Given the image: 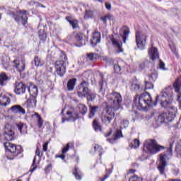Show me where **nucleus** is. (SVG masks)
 <instances>
[{"instance_id": "obj_31", "label": "nucleus", "mask_w": 181, "mask_h": 181, "mask_svg": "<svg viewBox=\"0 0 181 181\" xmlns=\"http://www.w3.org/2000/svg\"><path fill=\"white\" fill-rule=\"evenodd\" d=\"M9 78L4 73L0 74V85L5 86Z\"/></svg>"}, {"instance_id": "obj_19", "label": "nucleus", "mask_w": 181, "mask_h": 181, "mask_svg": "<svg viewBox=\"0 0 181 181\" xmlns=\"http://www.w3.org/2000/svg\"><path fill=\"white\" fill-rule=\"evenodd\" d=\"M13 63L15 64V66L18 70L19 73H22V71L25 70V63L23 62H19V60L16 59Z\"/></svg>"}, {"instance_id": "obj_4", "label": "nucleus", "mask_w": 181, "mask_h": 181, "mask_svg": "<svg viewBox=\"0 0 181 181\" xmlns=\"http://www.w3.org/2000/svg\"><path fill=\"white\" fill-rule=\"evenodd\" d=\"M172 149H173V144H170V148L167 149V153L160 154V163L158 166L160 174L165 175L166 168V160H169L172 156Z\"/></svg>"}, {"instance_id": "obj_2", "label": "nucleus", "mask_w": 181, "mask_h": 181, "mask_svg": "<svg viewBox=\"0 0 181 181\" xmlns=\"http://www.w3.org/2000/svg\"><path fill=\"white\" fill-rule=\"evenodd\" d=\"M129 35V28L127 26H123L119 32V36L112 37L110 39L112 45L114 47H115V49H117V53H121V52H123L122 42L121 40H123L124 43H126L127 37H128Z\"/></svg>"}, {"instance_id": "obj_64", "label": "nucleus", "mask_w": 181, "mask_h": 181, "mask_svg": "<svg viewBox=\"0 0 181 181\" xmlns=\"http://www.w3.org/2000/svg\"><path fill=\"white\" fill-rule=\"evenodd\" d=\"M66 114H67V115H71V112L68 111V112H66Z\"/></svg>"}, {"instance_id": "obj_45", "label": "nucleus", "mask_w": 181, "mask_h": 181, "mask_svg": "<svg viewBox=\"0 0 181 181\" xmlns=\"http://www.w3.org/2000/svg\"><path fill=\"white\" fill-rule=\"evenodd\" d=\"M82 57L84 59L83 63H86V62L91 60V53L87 54L86 56H83Z\"/></svg>"}, {"instance_id": "obj_15", "label": "nucleus", "mask_w": 181, "mask_h": 181, "mask_svg": "<svg viewBox=\"0 0 181 181\" xmlns=\"http://www.w3.org/2000/svg\"><path fill=\"white\" fill-rule=\"evenodd\" d=\"M101 42V33L98 31H95L93 35L92 46H97L98 43Z\"/></svg>"}, {"instance_id": "obj_56", "label": "nucleus", "mask_w": 181, "mask_h": 181, "mask_svg": "<svg viewBox=\"0 0 181 181\" xmlns=\"http://www.w3.org/2000/svg\"><path fill=\"white\" fill-rule=\"evenodd\" d=\"M159 66H160V69H161V70H165V63L161 62H160Z\"/></svg>"}, {"instance_id": "obj_10", "label": "nucleus", "mask_w": 181, "mask_h": 181, "mask_svg": "<svg viewBox=\"0 0 181 181\" xmlns=\"http://www.w3.org/2000/svg\"><path fill=\"white\" fill-rule=\"evenodd\" d=\"M4 146L7 152H11L14 156H18L22 153V147L21 146H17L9 142L4 143Z\"/></svg>"}, {"instance_id": "obj_21", "label": "nucleus", "mask_w": 181, "mask_h": 181, "mask_svg": "<svg viewBox=\"0 0 181 181\" xmlns=\"http://www.w3.org/2000/svg\"><path fill=\"white\" fill-rule=\"evenodd\" d=\"M84 37H86L81 33H78L75 36V39L81 46H84V45H86V40H84Z\"/></svg>"}, {"instance_id": "obj_8", "label": "nucleus", "mask_w": 181, "mask_h": 181, "mask_svg": "<svg viewBox=\"0 0 181 181\" xmlns=\"http://www.w3.org/2000/svg\"><path fill=\"white\" fill-rule=\"evenodd\" d=\"M25 10L17 11L16 13L10 12V16L13 18L14 21L17 23H22L23 26L28 23V16Z\"/></svg>"}, {"instance_id": "obj_55", "label": "nucleus", "mask_w": 181, "mask_h": 181, "mask_svg": "<svg viewBox=\"0 0 181 181\" xmlns=\"http://www.w3.org/2000/svg\"><path fill=\"white\" fill-rule=\"evenodd\" d=\"M35 155L37 156H40V149L39 148V146H37V148L35 151Z\"/></svg>"}, {"instance_id": "obj_27", "label": "nucleus", "mask_w": 181, "mask_h": 181, "mask_svg": "<svg viewBox=\"0 0 181 181\" xmlns=\"http://www.w3.org/2000/svg\"><path fill=\"white\" fill-rule=\"evenodd\" d=\"M151 64V61L146 60L141 62L139 66V70L142 71V70H146L149 67V65Z\"/></svg>"}, {"instance_id": "obj_17", "label": "nucleus", "mask_w": 181, "mask_h": 181, "mask_svg": "<svg viewBox=\"0 0 181 181\" xmlns=\"http://www.w3.org/2000/svg\"><path fill=\"white\" fill-rule=\"evenodd\" d=\"M148 54L151 60H156V59H159V52H158V49L155 47H151L148 49Z\"/></svg>"}, {"instance_id": "obj_12", "label": "nucleus", "mask_w": 181, "mask_h": 181, "mask_svg": "<svg viewBox=\"0 0 181 181\" xmlns=\"http://www.w3.org/2000/svg\"><path fill=\"white\" fill-rule=\"evenodd\" d=\"M55 72L60 77H63L66 74V65L63 61H57L55 62Z\"/></svg>"}, {"instance_id": "obj_47", "label": "nucleus", "mask_w": 181, "mask_h": 181, "mask_svg": "<svg viewBox=\"0 0 181 181\" xmlns=\"http://www.w3.org/2000/svg\"><path fill=\"white\" fill-rule=\"evenodd\" d=\"M98 110H100V107L98 106H93L91 107V115L92 116L95 114V112H98Z\"/></svg>"}, {"instance_id": "obj_9", "label": "nucleus", "mask_w": 181, "mask_h": 181, "mask_svg": "<svg viewBox=\"0 0 181 181\" xmlns=\"http://www.w3.org/2000/svg\"><path fill=\"white\" fill-rule=\"evenodd\" d=\"M78 97H86L88 100H91V92L88 89V83L86 81H83L78 86Z\"/></svg>"}, {"instance_id": "obj_51", "label": "nucleus", "mask_w": 181, "mask_h": 181, "mask_svg": "<svg viewBox=\"0 0 181 181\" xmlns=\"http://www.w3.org/2000/svg\"><path fill=\"white\" fill-rule=\"evenodd\" d=\"M114 69L115 73H119V71H121V66L118 64H115Z\"/></svg>"}, {"instance_id": "obj_62", "label": "nucleus", "mask_w": 181, "mask_h": 181, "mask_svg": "<svg viewBox=\"0 0 181 181\" xmlns=\"http://www.w3.org/2000/svg\"><path fill=\"white\" fill-rule=\"evenodd\" d=\"M50 168H52V164L48 165L45 168V170H47V169H50Z\"/></svg>"}, {"instance_id": "obj_40", "label": "nucleus", "mask_w": 181, "mask_h": 181, "mask_svg": "<svg viewBox=\"0 0 181 181\" xmlns=\"http://www.w3.org/2000/svg\"><path fill=\"white\" fill-rule=\"evenodd\" d=\"M59 59L60 60L58 62H64V63H66V62H67V55H66V53L64 52H61Z\"/></svg>"}, {"instance_id": "obj_13", "label": "nucleus", "mask_w": 181, "mask_h": 181, "mask_svg": "<svg viewBox=\"0 0 181 181\" xmlns=\"http://www.w3.org/2000/svg\"><path fill=\"white\" fill-rule=\"evenodd\" d=\"M5 141H13L15 139V132L12 131L9 124H6L4 134Z\"/></svg>"}, {"instance_id": "obj_5", "label": "nucleus", "mask_w": 181, "mask_h": 181, "mask_svg": "<svg viewBox=\"0 0 181 181\" xmlns=\"http://www.w3.org/2000/svg\"><path fill=\"white\" fill-rule=\"evenodd\" d=\"M165 147L160 146L155 140H147L144 143V151L146 153L155 154L158 153L160 149H164Z\"/></svg>"}, {"instance_id": "obj_24", "label": "nucleus", "mask_w": 181, "mask_h": 181, "mask_svg": "<svg viewBox=\"0 0 181 181\" xmlns=\"http://www.w3.org/2000/svg\"><path fill=\"white\" fill-rule=\"evenodd\" d=\"M76 81H77V79L72 78L69 79L67 83V90L68 91H73L74 90V87L76 86Z\"/></svg>"}, {"instance_id": "obj_57", "label": "nucleus", "mask_w": 181, "mask_h": 181, "mask_svg": "<svg viewBox=\"0 0 181 181\" xmlns=\"http://www.w3.org/2000/svg\"><path fill=\"white\" fill-rule=\"evenodd\" d=\"M108 176H109L108 174H107L106 175L103 176V177H100V181H105V180L108 178Z\"/></svg>"}, {"instance_id": "obj_60", "label": "nucleus", "mask_w": 181, "mask_h": 181, "mask_svg": "<svg viewBox=\"0 0 181 181\" xmlns=\"http://www.w3.org/2000/svg\"><path fill=\"white\" fill-rule=\"evenodd\" d=\"M58 158H60L61 159L64 160L66 158V156H64V154H62L58 156Z\"/></svg>"}, {"instance_id": "obj_25", "label": "nucleus", "mask_w": 181, "mask_h": 181, "mask_svg": "<svg viewBox=\"0 0 181 181\" xmlns=\"http://www.w3.org/2000/svg\"><path fill=\"white\" fill-rule=\"evenodd\" d=\"M120 136H122V132L121 130H117L114 137L112 139H107V141L110 144H114L115 141H117Z\"/></svg>"}, {"instance_id": "obj_36", "label": "nucleus", "mask_w": 181, "mask_h": 181, "mask_svg": "<svg viewBox=\"0 0 181 181\" xmlns=\"http://www.w3.org/2000/svg\"><path fill=\"white\" fill-rule=\"evenodd\" d=\"M145 88L144 90H152L153 88V83L148 81H144Z\"/></svg>"}, {"instance_id": "obj_41", "label": "nucleus", "mask_w": 181, "mask_h": 181, "mask_svg": "<svg viewBox=\"0 0 181 181\" xmlns=\"http://www.w3.org/2000/svg\"><path fill=\"white\" fill-rule=\"evenodd\" d=\"M129 181H142V178L138 177V175H133L129 178Z\"/></svg>"}, {"instance_id": "obj_34", "label": "nucleus", "mask_w": 181, "mask_h": 181, "mask_svg": "<svg viewBox=\"0 0 181 181\" xmlns=\"http://www.w3.org/2000/svg\"><path fill=\"white\" fill-rule=\"evenodd\" d=\"M112 15L107 13L105 16L101 17V21L103 22L105 25H107V20L108 21H112Z\"/></svg>"}, {"instance_id": "obj_32", "label": "nucleus", "mask_w": 181, "mask_h": 181, "mask_svg": "<svg viewBox=\"0 0 181 181\" xmlns=\"http://www.w3.org/2000/svg\"><path fill=\"white\" fill-rule=\"evenodd\" d=\"M173 87L177 93H179L180 91V87H181V78L177 79L175 82L173 84Z\"/></svg>"}, {"instance_id": "obj_59", "label": "nucleus", "mask_w": 181, "mask_h": 181, "mask_svg": "<svg viewBox=\"0 0 181 181\" xmlns=\"http://www.w3.org/2000/svg\"><path fill=\"white\" fill-rule=\"evenodd\" d=\"M111 134H112V129H110L107 134H105V136H106V137L110 136V135H111Z\"/></svg>"}, {"instance_id": "obj_58", "label": "nucleus", "mask_w": 181, "mask_h": 181, "mask_svg": "<svg viewBox=\"0 0 181 181\" xmlns=\"http://www.w3.org/2000/svg\"><path fill=\"white\" fill-rule=\"evenodd\" d=\"M39 3L35 2L33 1H30L29 5H38Z\"/></svg>"}, {"instance_id": "obj_48", "label": "nucleus", "mask_w": 181, "mask_h": 181, "mask_svg": "<svg viewBox=\"0 0 181 181\" xmlns=\"http://www.w3.org/2000/svg\"><path fill=\"white\" fill-rule=\"evenodd\" d=\"M35 164H36V157H35L33 160V164L31 166V169L30 170V172H34L35 170L36 169V166H35Z\"/></svg>"}, {"instance_id": "obj_39", "label": "nucleus", "mask_w": 181, "mask_h": 181, "mask_svg": "<svg viewBox=\"0 0 181 181\" xmlns=\"http://www.w3.org/2000/svg\"><path fill=\"white\" fill-rule=\"evenodd\" d=\"M132 147L134 149H136V148H139L140 142L139 140L135 139L132 143H131Z\"/></svg>"}, {"instance_id": "obj_28", "label": "nucleus", "mask_w": 181, "mask_h": 181, "mask_svg": "<svg viewBox=\"0 0 181 181\" xmlns=\"http://www.w3.org/2000/svg\"><path fill=\"white\" fill-rule=\"evenodd\" d=\"M36 96H30V98L27 100V104L29 107H36Z\"/></svg>"}, {"instance_id": "obj_14", "label": "nucleus", "mask_w": 181, "mask_h": 181, "mask_svg": "<svg viewBox=\"0 0 181 181\" xmlns=\"http://www.w3.org/2000/svg\"><path fill=\"white\" fill-rule=\"evenodd\" d=\"M26 91V85L22 82H16L14 92L16 94L20 95V94H25Z\"/></svg>"}, {"instance_id": "obj_50", "label": "nucleus", "mask_w": 181, "mask_h": 181, "mask_svg": "<svg viewBox=\"0 0 181 181\" xmlns=\"http://www.w3.org/2000/svg\"><path fill=\"white\" fill-rule=\"evenodd\" d=\"M69 149H70V143H68L65 147L62 149V153H66Z\"/></svg>"}, {"instance_id": "obj_35", "label": "nucleus", "mask_w": 181, "mask_h": 181, "mask_svg": "<svg viewBox=\"0 0 181 181\" xmlns=\"http://www.w3.org/2000/svg\"><path fill=\"white\" fill-rule=\"evenodd\" d=\"M34 63L36 67H39V66H43V61H42V59L39 58V57H35L34 58Z\"/></svg>"}, {"instance_id": "obj_52", "label": "nucleus", "mask_w": 181, "mask_h": 181, "mask_svg": "<svg viewBox=\"0 0 181 181\" xmlns=\"http://www.w3.org/2000/svg\"><path fill=\"white\" fill-rule=\"evenodd\" d=\"M122 125H123L124 128H127L128 125H129V122L127 120H123L122 122Z\"/></svg>"}, {"instance_id": "obj_46", "label": "nucleus", "mask_w": 181, "mask_h": 181, "mask_svg": "<svg viewBox=\"0 0 181 181\" xmlns=\"http://www.w3.org/2000/svg\"><path fill=\"white\" fill-rule=\"evenodd\" d=\"M175 151L181 156V141L176 145Z\"/></svg>"}, {"instance_id": "obj_29", "label": "nucleus", "mask_w": 181, "mask_h": 181, "mask_svg": "<svg viewBox=\"0 0 181 181\" xmlns=\"http://www.w3.org/2000/svg\"><path fill=\"white\" fill-rule=\"evenodd\" d=\"M149 81H156L158 78V71L155 69L151 70V73L148 74Z\"/></svg>"}, {"instance_id": "obj_6", "label": "nucleus", "mask_w": 181, "mask_h": 181, "mask_svg": "<svg viewBox=\"0 0 181 181\" xmlns=\"http://www.w3.org/2000/svg\"><path fill=\"white\" fill-rule=\"evenodd\" d=\"M152 105V97L149 93H142L139 98L138 108L139 110H149V107Z\"/></svg>"}, {"instance_id": "obj_44", "label": "nucleus", "mask_w": 181, "mask_h": 181, "mask_svg": "<svg viewBox=\"0 0 181 181\" xmlns=\"http://www.w3.org/2000/svg\"><path fill=\"white\" fill-rule=\"evenodd\" d=\"M39 38H40V40H42L43 42H45V40L47 39V35L45 34V32H42V34L39 35Z\"/></svg>"}, {"instance_id": "obj_18", "label": "nucleus", "mask_w": 181, "mask_h": 181, "mask_svg": "<svg viewBox=\"0 0 181 181\" xmlns=\"http://www.w3.org/2000/svg\"><path fill=\"white\" fill-rule=\"evenodd\" d=\"M32 118H35V119L37 120V124L38 128H42L43 127V119H42V117L39 113L35 112L33 115H31Z\"/></svg>"}, {"instance_id": "obj_54", "label": "nucleus", "mask_w": 181, "mask_h": 181, "mask_svg": "<svg viewBox=\"0 0 181 181\" xmlns=\"http://www.w3.org/2000/svg\"><path fill=\"white\" fill-rule=\"evenodd\" d=\"M105 8L107 9V11H111V4L109 2H106Z\"/></svg>"}, {"instance_id": "obj_53", "label": "nucleus", "mask_w": 181, "mask_h": 181, "mask_svg": "<svg viewBox=\"0 0 181 181\" xmlns=\"http://www.w3.org/2000/svg\"><path fill=\"white\" fill-rule=\"evenodd\" d=\"M49 145V142H46L43 144V146H42V151L44 152H46L47 151V146Z\"/></svg>"}, {"instance_id": "obj_42", "label": "nucleus", "mask_w": 181, "mask_h": 181, "mask_svg": "<svg viewBox=\"0 0 181 181\" xmlns=\"http://www.w3.org/2000/svg\"><path fill=\"white\" fill-rule=\"evenodd\" d=\"M94 149L95 152H98V153H100V155H101V151H103V148L100 145L96 144L94 146Z\"/></svg>"}, {"instance_id": "obj_16", "label": "nucleus", "mask_w": 181, "mask_h": 181, "mask_svg": "<svg viewBox=\"0 0 181 181\" xmlns=\"http://www.w3.org/2000/svg\"><path fill=\"white\" fill-rule=\"evenodd\" d=\"M11 110L14 114H21L22 115H25V114H26L25 109L19 105L12 106Z\"/></svg>"}, {"instance_id": "obj_11", "label": "nucleus", "mask_w": 181, "mask_h": 181, "mask_svg": "<svg viewBox=\"0 0 181 181\" xmlns=\"http://www.w3.org/2000/svg\"><path fill=\"white\" fill-rule=\"evenodd\" d=\"M136 43L139 49L144 50L146 45V35L141 32L137 31L136 33Z\"/></svg>"}, {"instance_id": "obj_23", "label": "nucleus", "mask_w": 181, "mask_h": 181, "mask_svg": "<svg viewBox=\"0 0 181 181\" xmlns=\"http://www.w3.org/2000/svg\"><path fill=\"white\" fill-rule=\"evenodd\" d=\"M17 128L20 132V134L25 135V134H28V126L23 123L17 124Z\"/></svg>"}, {"instance_id": "obj_33", "label": "nucleus", "mask_w": 181, "mask_h": 181, "mask_svg": "<svg viewBox=\"0 0 181 181\" xmlns=\"http://www.w3.org/2000/svg\"><path fill=\"white\" fill-rule=\"evenodd\" d=\"M132 90H134V91H136L137 93H141V91L144 90V88H142L138 83H132Z\"/></svg>"}, {"instance_id": "obj_20", "label": "nucleus", "mask_w": 181, "mask_h": 181, "mask_svg": "<svg viewBox=\"0 0 181 181\" xmlns=\"http://www.w3.org/2000/svg\"><path fill=\"white\" fill-rule=\"evenodd\" d=\"M93 128L95 132H101L103 131V127L100 124V120L98 119H95L93 122Z\"/></svg>"}, {"instance_id": "obj_43", "label": "nucleus", "mask_w": 181, "mask_h": 181, "mask_svg": "<svg viewBox=\"0 0 181 181\" xmlns=\"http://www.w3.org/2000/svg\"><path fill=\"white\" fill-rule=\"evenodd\" d=\"M90 18H91V11L86 10L84 19H90Z\"/></svg>"}, {"instance_id": "obj_30", "label": "nucleus", "mask_w": 181, "mask_h": 181, "mask_svg": "<svg viewBox=\"0 0 181 181\" xmlns=\"http://www.w3.org/2000/svg\"><path fill=\"white\" fill-rule=\"evenodd\" d=\"M73 175L75 176L77 180H81V171H80L77 167L74 168V170H73Z\"/></svg>"}, {"instance_id": "obj_1", "label": "nucleus", "mask_w": 181, "mask_h": 181, "mask_svg": "<svg viewBox=\"0 0 181 181\" xmlns=\"http://www.w3.org/2000/svg\"><path fill=\"white\" fill-rule=\"evenodd\" d=\"M107 99L108 101V105L105 108V112L110 115V117H105V121H108L109 124L112 121V117H114V112L117 111L121 108V104L122 103V96H121V93L113 92L107 95Z\"/></svg>"}, {"instance_id": "obj_3", "label": "nucleus", "mask_w": 181, "mask_h": 181, "mask_svg": "<svg viewBox=\"0 0 181 181\" xmlns=\"http://www.w3.org/2000/svg\"><path fill=\"white\" fill-rule=\"evenodd\" d=\"M173 100V92L170 88H165L156 97V103H159L163 108H168Z\"/></svg>"}, {"instance_id": "obj_38", "label": "nucleus", "mask_w": 181, "mask_h": 181, "mask_svg": "<svg viewBox=\"0 0 181 181\" xmlns=\"http://www.w3.org/2000/svg\"><path fill=\"white\" fill-rule=\"evenodd\" d=\"M78 107L81 114H86L87 112V107L84 105L79 104Z\"/></svg>"}, {"instance_id": "obj_61", "label": "nucleus", "mask_w": 181, "mask_h": 181, "mask_svg": "<svg viewBox=\"0 0 181 181\" xmlns=\"http://www.w3.org/2000/svg\"><path fill=\"white\" fill-rule=\"evenodd\" d=\"M94 58L97 59V55L95 54H91V60H93Z\"/></svg>"}, {"instance_id": "obj_63", "label": "nucleus", "mask_w": 181, "mask_h": 181, "mask_svg": "<svg viewBox=\"0 0 181 181\" xmlns=\"http://www.w3.org/2000/svg\"><path fill=\"white\" fill-rule=\"evenodd\" d=\"M135 172V170L131 169L129 170V173H134Z\"/></svg>"}, {"instance_id": "obj_49", "label": "nucleus", "mask_w": 181, "mask_h": 181, "mask_svg": "<svg viewBox=\"0 0 181 181\" xmlns=\"http://www.w3.org/2000/svg\"><path fill=\"white\" fill-rule=\"evenodd\" d=\"M100 91L102 93V94H105V85H104V83H100Z\"/></svg>"}, {"instance_id": "obj_37", "label": "nucleus", "mask_w": 181, "mask_h": 181, "mask_svg": "<svg viewBox=\"0 0 181 181\" xmlns=\"http://www.w3.org/2000/svg\"><path fill=\"white\" fill-rule=\"evenodd\" d=\"M69 23L72 26L73 29H77V28H78V21H77V20H74V21L69 20Z\"/></svg>"}, {"instance_id": "obj_7", "label": "nucleus", "mask_w": 181, "mask_h": 181, "mask_svg": "<svg viewBox=\"0 0 181 181\" xmlns=\"http://www.w3.org/2000/svg\"><path fill=\"white\" fill-rule=\"evenodd\" d=\"M176 112H177V109L175 107H171L169 109L168 113H161L158 116V119L161 124H163V122H171V121H173L175 117H176Z\"/></svg>"}, {"instance_id": "obj_22", "label": "nucleus", "mask_w": 181, "mask_h": 181, "mask_svg": "<svg viewBox=\"0 0 181 181\" xmlns=\"http://www.w3.org/2000/svg\"><path fill=\"white\" fill-rule=\"evenodd\" d=\"M9 103H11V99H9V98L6 97L5 95H0V105L6 107Z\"/></svg>"}, {"instance_id": "obj_26", "label": "nucleus", "mask_w": 181, "mask_h": 181, "mask_svg": "<svg viewBox=\"0 0 181 181\" xmlns=\"http://www.w3.org/2000/svg\"><path fill=\"white\" fill-rule=\"evenodd\" d=\"M28 91L31 97H37V87L36 86H31L28 88Z\"/></svg>"}]
</instances>
